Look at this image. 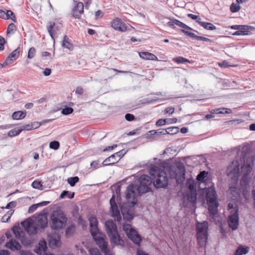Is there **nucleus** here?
I'll return each mask as SVG.
<instances>
[{"instance_id":"f257e3e1","label":"nucleus","mask_w":255,"mask_h":255,"mask_svg":"<svg viewBox=\"0 0 255 255\" xmlns=\"http://www.w3.org/2000/svg\"><path fill=\"white\" fill-rule=\"evenodd\" d=\"M149 174L152 177L153 185L156 188H165L167 187L168 178L164 170L154 166L150 169Z\"/></svg>"},{"instance_id":"f03ea898","label":"nucleus","mask_w":255,"mask_h":255,"mask_svg":"<svg viewBox=\"0 0 255 255\" xmlns=\"http://www.w3.org/2000/svg\"><path fill=\"white\" fill-rule=\"evenodd\" d=\"M105 226L111 243L115 245L124 246V242L119 235L117 227L113 220H109L106 221Z\"/></svg>"},{"instance_id":"7ed1b4c3","label":"nucleus","mask_w":255,"mask_h":255,"mask_svg":"<svg viewBox=\"0 0 255 255\" xmlns=\"http://www.w3.org/2000/svg\"><path fill=\"white\" fill-rule=\"evenodd\" d=\"M67 221V217L62 211H53L50 215L49 225L52 230L60 229L65 226Z\"/></svg>"},{"instance_id":"20e7f679","label":"nucleus","mask_w":255,"mask_h":255,"mask_svg":"<svg viewBox=\"0 0 255 255\" xmlns=\"http://www.w3.org/2000/svg\"><path fill=\"white\" fill-rule=\"evenodd\" d=\"M205 192L209 211L211 215L214 216L217 214V208L219 206L216 192L215 189L212 187L206 189Z\"/></svg>"},{"instance_id":"39448f33","label":"nucleus","mask_w":255,"mask_h":255,"mask_svg":"<svg viewBox=\"0 0 255 255\" xmlns=\"http://www.w3.org/2000/svg\"><path fill=\"white\" fill-rule=\"evenodd\" d=\"M208 223L204 221L198 222L196 225L197 236L198 244L200 247H204L206 245L208 239Z\"/></svg>"},{"instance_id":"423d86ee","label":"nucleus","mask_w":255,"mask_h":255,"mask_svg":"<svg viewBox=\"0 0 255 255\" xmlns=\"http://www.w3.org/2000/svg\"><path fill=\"white\" fill-rule=\"evenodd\" d=\"M153 180L150 176L147 175H141L138 179L139 184L135 185L138 192L141 194L151 191Z\"/></svg>"},{"instance_id":"0eeeda50","label":"nucleus","mask_w":255,"mask_h":255,"mask_svg":"<svg viewBox=\"0 0 255 255\" xmlns=\"http://www.w3.org/2000/svg\"><path fill=\"white\" fill-rule=\"evenodd\" d=\"M255 159V155H251L250 153L242 151L240 158L242 171H246L247 173H251Z\"/></svg>"},{"instance_id":"6e6552de","label":"nucleus","mask_w":255,"mask_h":255,"mask_svg":"<svg viewBox=\"0 0 255 255\" xmlns=\"http://www.w3.org/2000/svg\"><path fill=\"white\" fill-rule=\"evenodd\" d=\"M123 230L126 233L128 238L135 244L139 246L141 241V237L137 231L133 229L130 224H124Z\"/></svg>"},{"instance_id":"1a4fd4ad","label":"nucleus","mask_w":255,"mask_h":255,"mask_svg":"<svg viewBox=\"0 0 255 255\" xmlns=\"http://www.w3.org/2000/svg\"><path fill=\"white\" fill-rule=\"evenodd\" d=\"M125 195L128 202L134 206L137 203L136 197L141 194L138 192L134 184H130L128 186Z\"/></svg>"},{"instance_id":"9d476101","label":"nucleus","mask_w":255,"mask_h":255,"mask_svg":"<svg viewBox=\"0 0 255 255\" xmlns=\"http://www.w3.org/2000/svg\"><path fill=\"white\" fill-rule=\"evenodd\" d=\"M186 168L182 162H178L176 164V168L174 170H170V174L171 178L176 179L177 181L179 180H184L185 178Z\"/></svg>"},{"instance_id":"9b49d317","label":"nucleus","mask_w":255,"mask_h":255,"mask_svg":"<svg viewBox=\"0 0 255 255\" xmlns=\"http://www.w3.org/2000/svg\"><path fill=\"white\" fill-rule=\"evenodd\" d=\"M5 247L12 251H19L20 255H33L32 253L29 251L20 250L21 246L15 240L10 239L9 241L5 244Z\"/></svg>"},{"instance_id":"f8f14e48","label":"nucleus","mask_w":255,"mask_h":255,"mask_svg":"<svg viewBox=\"0 0 255 255\" xmlns=\"http://www.w3.org/2000/svg\"><path fill=\"white\" fill-rule=\"evenodd\" d=\"M90 228L91 235L98 246L106 242L105 236L100 232L98 226L90 227Z\"/></svg>"},{"instance_id":"ddd939ff","label":"nucleus","mask_w":255,"mask_h":255,"mask_svg":"<svg viewBox=\"0 0 255 255\" xmlns=\"http://www.w3.org/2000/svg\"><path fill=\"white\" fill-rule=\"evenodd\" d=\"M21 225L23 227L24 231L29 235H34L36 233V228L33 226V220L31 218H27L21 222Z\"/></svg>"},{"instance_id":"4468645a","label":"nucleus","mask_w":255,"mask_h":255,"mask_svg":"<svg viewBox=\"0 0 255 255\" xmlns=\"http://www.w3.org/2000/svg\"><path fill=\"white\" fill-rule=\"evenodd\" d=\"M110 204L111 205V210L112 216L117 218V220L118 221L120 220L121 219V216L120 215V212L118 205L115 201V195H113L112 198L110 199Z\"/></svg>"},{"instance_id":"2eb2a0df","label":"nucleus","mask_w":255,"mask_h":255,"mask_svg":"<svg viewBox=\"0 0 255 255\" xmlns=\"http://www.w3.org/2000/svg\"><path fill=\"white\" fill-rule=\"evenodd\" d=\"M112 26L115 30L121 32H125L128 30L127 25L119 18H117L112 21Z\"/></svg>"},{"instance_id":"dca6fc26","label":"nucleus","mask_w":255,"mask_h":255,"mask_svg":"<svg viewBox=\"0 0 255 255\" xmlns=\"http://www.w3.org/2000/svg\"><path fill=\"white\" fill-rule=\"evenodd\" d=\"M235 213V215H229L228 219L229 227L233 231L238 229L239 223V216H237V211Z\"/></svg>"},{"instance_id":"f3484780","label":"nucleus","mask_w":255,"mask_h":255,"mask_svg":"<svg viewBox=\"0 0 255 255\" xmlns=\"http://www.w3.org/2000/svg\"><path fill=\"white\" fill-rule=\"evenodd\" d=\"M47 248V243L45 240H41L38 245L35 246L34 252L38 255H42V253L46 252Z\"/></svg>"},{"instance_id":"a211bd4d","label":"nucleus","mask_w":255,"mask_h":255,"mask_svg":"<svg viewBox=\"0 0 255 255\" xmlns=\"http://www.w3.org/2000/svg\"><path fill=\"white\" fill-rule=\"evenodd\" d=\"M20 52V47H18L13 51L7 57L5 61V64H10L15 61L19 56Z\"/></svg>"},{"instance_id":"6ab92c4d","label":"nucleus","mask_w":255,"mask_h":255,"mask_svg":"<svg viewBox=\"0 0 255 255\" xmlns=\"http://www.w3.org/2000/svg\"><path fill=\"white\" fill-rule=\"evenodd\" d=\"M84 12V4L79 2L73 9V16L76 18H80L81 14Z\"/></svg>"},{"instance_id":"aec40b11","label":"nucleus","mask_w":255,"mask_h":255,"mask_svg":"<svg viewBox=\"0 0 255 255\" xmlns=\"http://www.w3.org/2000/svg\"><path fill=\"white\" fill-rule=\"evenodd\" d=\"M140 58L145 60H150L153 61H157V57L151 53L148 52H141L139 53Z\"/></svg>"},{"instance_id":"412c9836","label":"nucleus","mask_w":255,"mask_h":255,"mask_svg":"<svg viewBox=\"0 0 255 255\" xmlns=\"http://www.w3.org/2000/svg\"><path fill=\"white\" fill-rule=\"evenodd\" d=\"M37 225L42 229L45 228L48 224L47 218L45 216L41 215L37 219Z\"/></svg>"},{"instance_id":"4be33fe9","label":"nucleus","mask_w":255,"mask_h":255,"mask_svg":"<svg viewBox=\"0 0 255 255\" xmlns=\"http://www.w3.org/2000/svg\"><path fill=\"white\" fill-rule=\"evenodd\" d=\"M187 199L193 205L196 204L197 202V193L196 190L191 189L187 195Z\"/></svg>"},{"instance_id":"5701e85b","label":"nucleus","mask_w":255,"mask_h":255,"mask_svg":"<svg viewBox=\"0 0 255 255\" xmlns=\"http://www.w3.org/2000/svg\"><path fill=\"white\" fill-rule=\"evenodd\" d=\"M201 19L199 18L196 22L199 23L201 26L203 27L205 29L210 30L216 29V27L212 23L206 22L202 21Z\"/></svg>"},{"instance_id":"b1692460","label":"nucleus","mask_w":255,"mask_h":255,"mask_svg":"<svg viewBox=\"0 0 255 255\" xmlns=\"http://www.w3.org/2000/svg\"><path fill=\"white\" fill-rule=\"evenodd\" d=\"M241 172L244 173V175L240 180V184L243 188L246 189L249 184L248 175L250 173H247V171L242 170Z\"/></svg>"},{"instance_id":"393cba45","label":"nucleus","mask_w":255,"mask_h":255,"mask_svg":"<svg viewBox=\"0 0 255 255\" xmlns=\"http://www.w3.org/2000/svg\"><path fill=\"white\" fill-rule=\"evenodd\" d=\"M118 160H117L115 155L114 154L111 155L110 156L107 157L103 162V165L104 166H108L114 165V164L117 163Z\"/></svg>"},{"instance_id":"a878e982","label":"nucleus","mask_w":255,"mask_h":255,"mask_svg":"<svg viewBox=\"0 0 255 255\" xmlns=\"http://www.w3.org/2000/svg\"><path fill=\"white\" fill-rule=\"evenodd\" d=\"M228 210H230V215H235V212L237 211V216H239V207L237 205H234L232 203H229L228 204Z\"/></svg>"},{"instance_id":"bb28decb","label":"nucleus","mask_w":255,"mask_h":255,"mask_svg":"<svg viewBox=\"0 0 255 255\" xmlns=\"http://www.w3.org/2000/svg\"><path fill=\"white\" fill-rule=\"evenodd\" d=\"M26 115V111H18L14 112L12 115V118L13 120H19L23 119Z\"/></svg>"},{"instance_id":"cd10ccee","label":"nucleus","mask_w":255,"mask_h":255,"mask_svg":"<svg viewBox=\"0 0 255 255\" xmlns=\"http://www.w3.org/2000/svg\"><path fill=\"white\" fill-rule=\"evenodd\" d=\"M122 213L123 214L124 220L128 221H131L134 216L133 214H132V212L130 210H122Z\"/></svg>"},{"instance_id":"c85d7f7f","label":"nucleus","mask_w":255,"mask_h":255,"mask_svg":"<svg viewBox=\"0 0 255 255\" xmlns=\"http://www.w3.org/2000/svg\"><path fill=\"white\" fill-rule=\"evenodd\" d=\"M62 46L70 50H72L73 49V45L69 41V38L66 35L63 37Z\"/></svg>"},{"instance_id":"c756f323","label":"nucleus","mask_w":255,"mask_h":255,"mask_svg":"<svg viewBox=\"0 0 255 255\" xmlns=\"http://www.w3.org/2000/svg\"><path fill=\"white\" fill-rule=\"evenodd\" d=\"M173 22L175 24L183 28V29L190 30L193 31L194 32H195L196 33H198V32L197 30L192 28L191 27H189L187 25L185 24V23H183L182 22H181L178 20L174 19Z\"/></svg>"},{"instance_id":"7c9ffc66","label":"nucleus","mask_w":255,"mask_h":255,"mask_svg":"<svg viewBox=\"0 0 255 255\" xmlns=\"http://www.w3.org/2000/svg\"><path fill=\"white\" fill-rule=\"evenodd\" d=\"M249 248L248 247H244L242 245L238 247L234 255H242L247 254L249 252Z\"/></svg>"},{"instance_id":"2f4dec72","label":"nucleus","mask_w":255,"mask_h":255,"mask_svg":"<svg viewBox=\"0 0 255 255\" xmlns=\"http://www.w3.org/2000/svg\"><path fill=\"white\" fill-rule=\"evenodd\" d=\"M232 110L227 108L215 109L211 111V114H230Z\"/></svg>"},{"instance_id":"473e14b6","label":"nucleus","mask_w":255,"mask_h":255,"mask_svg":"<svg viewBox=\"0 0 255 255\" xmlns=\"http://www.w3.org/2000/svg\"><path fill=\"white\" fill-rule=\"evenodd\" d=\"M98 246L101 249L102 252L104 253L105 255H113L110 253V251L108 248V243L107 241Z\"/></svg>"},{"instance_id":"72a5a7b5","label":"nucleus","mask_w":255,"mask_h":255,"mask_svg":"<svg viewBox=\"0 0 255 255\" xmlns=\"http://www.w3.org/2000/svg\"><path fill=\"white\" fill-rule=\"evenodd\" d=\"M12 232L16 238L20 239L21 236V229H20L19 225H15L13 227Z\"/></svg>"},{"instance_id":"f704fd0d","label":"nucleus","mask_w":255,"mask_h":255,"mask_svg":"<svg viewBox=\"0 0 255 255\" xmlns=\"http://www.w3.org/2000/svg\"><path fill=\"white\" fill-rule=\"evenodd\" d=\"M16 31V26L13 23H10L7 28L6 36L10 37V35L14 34Z\"/></svg>"},{"instance_id":"c9c22d12","label":"nucleus","mask_w":255,"mask_h":255,"mask_svg":"<svg viewBox=\"0 0 255 255\" xmlns=\"http://www.w3.org/2000/svg\"><path fill=\"white\" fill-rule=\"evenodd\" d=\"M55 23L54 22H50V25L47 26L48 31L52 39L54 40V43L55 42V38H54V34H55V30H54V26Z\"/></svg>"},{"instance_id":"e433bc0d","label":"nucleus","mask_w":255,"mask_h":255,"mask_svg":"<svg viewBox=\"0 0 255 255\" xmlns=\"http://www.w3.org/2000/svg\"><path fill=\"white\" fill-rule=\"evenodd\" d=\"M240 29H241L244 35H247L250 34L251 33L250 30L254 29L255 28L251 26L242 25Z\"/></svg>"},{"instance_id":"4c0bfd02","label":"nucleus","mask_w":255,"mask_h":255,"mask_svg":"<svg viewBox=\"0 0 255 255\" xmlns=\"http://www.w3.org/2000/svg\"><path fill=\"white\" fill-rule=\"evenodd\" d=\"M21 131V129L20 127L15 128L10 130L8 132V135L9 137H13L18 135Z\"/></svg>"},{"instance_id":"58836bf2","label":"nucleus","mask_w":255,"mask_h":255,"mask_svg":"<svg viewBox=\"0 0 255 255\" xmlns=\"http://www.w3.org/2000/svg\"><path fill=\"white\" fill-rule=\"evenodd\" d=\"M208 172L205 171H201L197 176V180L201 182H204L205 178L207 176Z\"/></svg>"},{"instance_id":"ea45409f","label":"nucleus","mask_w":255,"mask_h":255,"mask_svg":"<svg viewBox=\"0 0 255 255\" xmlns=\"http://www.w3.org/2000/svg\"><path fill=\"white\" fill-rule=\"evenodd\" d=\"M6 16L5 19H11L13 22H16V18L14 13L10 10H7L6 12Z\"/></svg>"},{"instance_id":"a19ab883","label":"nucleus","mask_w":255,"mask_h":255,"mask_svg":"<svg viewBox=\"0 0 255 255\" xmlns=\"http://www.w3.org/2000/svg\"><path fill=\"white\" fill-rule=\"evenodd\" d=\"M79 178L78 176L69 177L67 179V182L72 187H73L79 181Z\"/></svg>"},{"instance_id":"79ce46f5","label":"nucleus","mask_w":255,"mask_h":255,"mask_svg":"<svg viewBox=\"0 0 255 255\" xmlns=\"http://www.w3.org/2000/svg\"><path fill=\"white\" fill-rule=\"evenodd\" d=\"M13 212L14 210H10L8 211L1 218V221L4 223L7 222Z\"/></svg>"},{"instance_id":"37998d69","label":"nucleus","mask_w":255,"mask_h":255,"mask_svg":"<svg viewBox=\"0 0 255 255\" xmlns=\"http://www.w3.org/2000/svg\"><path fill=\"white\" fill-rule=\"evenodd\" d=\"M59 240L54 239L53 237L50 238L49 240V245L51 248H56L58 246L59 243Z\"/></svg>"},{"instance_id":"c03bdc74","label":"nucleus","mask_w":255,"mask_h":255,"mask_svg":"<svg viewBox=\"0 0 255 255\" xmlns=\"http://www.w3.org/2000/svg\"><path fill=\"white\" fill-rule=\"evenodd\" d=\"M166 129V134H174L177 133L179 131V128L177 127H170Z\"/></svg>"},{"instance_id":"a18cd8bd","label":"nucleus","mask_w":255,"mask_h":255,"mask_svg":"<svg viewBox=\"0 0 255 255\" xmlns=\"http://www.w3.org/2000/svg\"><path fill=\"white\" fill-rule=\"evenodd\" d=\"M187 30V29H181V31L186 35L190 37V38L195 39L196 40L197 39V37H198V35H196L195 33L190 32Z\"/></svg>"},{"instance_id":"49530a36","label":"nucleus","mask_w":255,"mask_h":255,"mask_svg":"<svg viewBox=\"0 0 255 255\" xmlns=\"http://www.w3.org/2000/svg\"><path fill=\"white\" fill-rule=\"evenodd\" d=\"M241 6L239 4L232 3L230 5V10L232 12H237L240 10Z\"/></svg>"},{"instance_id":"de8ad7c7","label":"nucleus","mask_w":255,"mask_h":255,"mask_svg":"<svg viewBox=\"0 0 255 255\" xmlns=\"http://www.w3.org/2000/svg\"><path fill=\"white\" fill-rule=\"evenodd\" d=\"M73 109L70 107H66L62 110L61 113L64 115H69L73 112Z\"/></svg>"},{"instance_id":"09e8293b","label":"nucleus","mask_w":255,"mask_h":255,"mask_svg":"<svg viewBox=\"0 0 255 255\" xmlns=\"http://www.w3.org/2000/svg\"><path fill=\"white\" fill-rule=\"evenodd\" d=\"M60 143L58 141H52L49 143V147L54 150H57L59 148Z\"/></svg>"},{"instance_id":"8fccbe9b","label":"nucleus","mask_w":255,"mask_h":255,"mask_svg":"<svg viewBox=\"0 0 255 255\" xmlns=\"http://www.w3.org/2000/svg\"><path fill=\"white\" fill-rule=\"evenodd\" d=\"M173 60L178 63H184L186 62H189V60L188 59L181 56H179L174 58Z\"/></svg>"},{"instance_id":"3c124183","label":"nucleus","mask_w":255,"mask_h":255,"mask_svg":"<svg viewBox=\"0 0 255 255\" xmlns=\"http://www.w3.org/2000/svg\"><path fill=\"white\" fill-rule=\"evenodd\" d=\"M32 186L33 188L37 189H42V184L40 181H34L32 183Z\"/></svg>"},{"instance_id":"603ef678","label":"nucleus","mask_w":255,"mask_h":255,"mask_svg":"<svg viewBox=\"0 0 255 255\" xmlns=\"http://www.w3.org/2000/svg\"><path fill=\"white\" fill-rule=\"evenodd\" d=\"M90 227L92 226H98V221L97 218L94 216H92L89 218Z\"/></svg>"},{"instance_id":"864d4df0","label":"nucleus","mask_w":255,"mask_h":255,"mask_svg":"<svg viewBox=\"0 0 255 255\" xmlns=\"http://www.w3.org/2000/svg\"><path fill=\"white\" fill-rule=\"evenodd\" d=\"M35 54V48L33 47H31L28 51L27 57L29 59H32L34 57Z\"/></svg>"},{"instance_id":"5fc2aeb1","label":"nucleus","mask_w":255,"mask_h":255,"mask_svg":"<svg viewBox=\"0 0 255 255\" xmlns=\"http://www.w3.org/2000/svg\"><path fill=\"white\" fill-rule=\"evenodd\" d=\"M125 154V152L123 150H121L114 154L115 155L117 160L119 161Z\"/></svg>"},{"instance_id":"6e6d98bb","label":"nucleus","mask_w":255,"mask_h":255,"mask_svg":"<svg viewBox=\"0 0 255 255\" xmlns=\"http://www.w3.org/2000/svg\"><path fill=\"white\" fill-rule=\"evenodd\" d=\"M166 121H167L166 119H159L156 122V125L157 127H160V126H161L165 125L166 124V123H167Z\"/></svg>"},{"instance_id":"4d7b16f0","label":"nucleus","mask_w":255,"mask_h":255,"mask_svg":"<svg viewBox=\"0 0 255 255\" xmlns=\"http://www.w3.org/2000/svg\"><path fill=\"white\" fill-rule=\"evenodd\" d=\"M6 41L4 38L3 37L0 36V51H2L4 49V45Z\"/></svg>"},{"instance_id":"13d9d810","label":"nucleus","mask_w":255,"mask_h":255,"mask_svg":"<svg viewBox=\"0 0 255 255\" xmlns=\"http://www.w3.org/2000/svg\"><path fill=\"white\" fill-rule=\"evenodd\" d=\"M16 205V203L15 202V201H11V202H10L9 203H8L6 206H5V207H1L2 209H3V208H5V209H10L11 208H12V207H15V206Z\"/></svg>"},{"instance_id":"bf43d9fd","label":"nucleus","mask_w":255,"mask_h":255,"mask_svg":"<svg viewBox=\"0 0 255 255\" xmlns=\"http://www.w3.org/2000/svg\"><path fill=\"white\" fill-rule=\"evenodd\" d=\"M32 127L31 124H27V125L23 126L22 127H20V128L21 129V131L23 130H32V129H33Z\"/></svg>"},{"instance_id":"052dcab7","label":"nucleus","mask_w":255,"mask_h":255,"mask_svg":"<svg viewBox=\"0 0 255 255\" xmlns=\"http://www.w3.org/2000/svg\"><path fill=\"white\" fill-rule=\"evenodd\" d=\"M38 207H39L38 204H33V205L30 206L28 209V213H33L37 209Z\"/></svg>"},{"instance_id":"680f3d73","label":"nucleus","mask_w":255,"mask_h":255,"mask_svg":"<svg viewBox=\"0 0 255 255\" xmlns=\"http://www.w3.org/2000/svg\"><path fill=\"white\" fill-rule=\"evenodd\" d=\"M125 119L128 121H133L135 119V117L133 115L131 114H127L125 115Z\"/></svg>"},{"instance_id":"e2e57ef3","label":"nucleus","mask_w":255,"mask_h":255,"mask_svg":"<svg viewBox=\"0 0 255 255\" xmlns=\"http://www.w3.org/2000/svg\"><path fill=\"white\" fill-rule=\"evenodd\" d=\"M83 93L84 90L81 87L79 86L76 88V89L75 90L76 94L81 95L83 94Z\"/></svg>"},{"instance_id":"0e129e2a","label":"nucleus","mask_w":255,"mask_h":255,"mask_svg":"<svg viewBox=\"0 0 255 255\" xmlns=\"http://www.w3.org/2000/svg\"><path fill=\"white\" fill-rule=\"evenodd\" d=\"M197 40H200V41H205V42H211L212 41V40L209 38H206L205 37H203V36H198Z\"/></svg>"},{"instance_id":"69168bd1","label":"nucleus","mask_w":255,"mask_h":255,"mask_svg":"<svg viewBox=\"0 0 255 255\" xmlns=\"http://www.w3.org/2000/svg\"><path fill=\"white\" fill-rule=\"evenodd\" d=\"M174 108L171 107L165 109V112L169 114H172L174 113Z\"/></svg>"},{"instance_id":"338daca9","label":"nucleus","mask_w":255,"mask_h":255,"mask_svg":"<svg viewBox=\"0 0 255 255\" xmlns=\"http://www.w3.org/2000/svg\"><path fill=\"white\" fill-rule=\"evenodd\" d=\"M165 129H159L158 130H155L156 134L158 135H163L166 134Z\"/></svg>"},{"instance_id":"774afa93","label":"nucleus","mask_w":255,"mask_h":255,"mask_svg":"<svg viewBox=\"0 0 255 255\" xmlns=\"http://www.w3.org/2000/svg\"><path fill=\"white\" fill-rule=\"evenodd\" d=\"M43 73L44 76H48L50 75L51 73V70L49 68H46L43 72Z\"/></svg>"}]
</instances>
